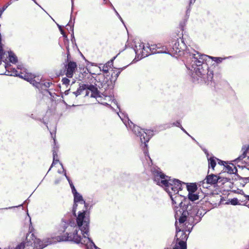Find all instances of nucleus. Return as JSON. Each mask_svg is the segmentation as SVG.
Wrapping results in <instances>:
<instances>
[{
	"mask_svg": "<svg viewBox=\"0 0 249 249\" xmlns=\"http://www.w3.org/2000/svg\"><path fill=\"white\" fill-rule=\"evenodd\" d=\"M77 225L74 222L64 224V233L58 238L59 241H70L84 245L86 249H100L89 238V218L84 213H80L77 219Z\"/></svg>",
	"mask_w": 249,
	"mask_h": 249,
	"instance_id": "obj_1",
	"label": "nucleus"
},
{
	"mask_svg": "<svg viewBox=\"0 0 249 249\" xmlns=\"http://www.w3.org/2000/svg\"><path fill=\"white\" fill-rule=\"evenodd\" d=\"M152 172L154 182L164 188L170 196L172 204L175 207L180 206L184 199L183 196L178 194L179 191L182 190L181 181L171 179L170 177L162 173L159 168H154L152 169Z\"/></svg>",
	"mask_w": 249,
	"mask_h": 249,
	"instance_id": "obj_2",
	"label": "nucleus"
},
{
	"mask_svg": "<svg viewBox=\"0 0 249 249\" xmlns=\"http://www.w3.org/2000/svg\"><path fill=\"white\" fill-rule=\"evenodd\" d=\"M208 55L202 54L196 51H193L187 56L186 66L187 68L192 71V75L198 79V77L203 80L207 79L211 81L213 78V73L208 70V65L204 63L207 60Z\"/></svg>",
	"mask_w": 249,
	"mask_h": 249,
	"instance_id": "obj_3",
	"label": "nucleus"
},
{
	"mask_svg": "<svg viewBox=\"0 0 249 249\" xmlns=\"http://www.w3.org/2000/svg\"><path fill=\"white\" fill-rule=\"evenodd\" d=\"M187 212L179 211V214L177 213L175 215L176 219V235L177 242L181 246L182 249H186V241L188 236L193 228L192 224L187 221Z\"/></svg>",
	"mask_w": 249,
	"mask_h": 249,
	"instance_id": "obj_4",
	"label": "nucleus"
},
{
	"mask_svg": "<svg viewBox=\"0 0 249 249\" xmlns=\"http://www.w3.org/2000/svg\"><path fill=\"white\" fill-rule=\"evenodd\" d=\"M59 237L61 236H58L55 238H48L41 241L36 238L34 233H29L26 236V241L18 245L14 249H42L49 244L59 242L58 241Z\"/></svg>",
	"mask_w": 249,
	"mask_h": 249,
	"instance_id": "obj_5",
	"label": "nucleus"
},
{
	"mask_svg": "<svg viewBox=\"0 0 249 249\" xmlns=\"http://www.w3.org/2000/svg\"><path fill=\"white\" fill-rule=\"evenodd\" d=\"M118 115L122 120L126 127L128 129H132V131L138 136L140 138L142 143H143L144 146H146V142H147L152 135V131L150 130H144L140 128L138 126L135 125L133 123L130 121L127 116L121 113Z\"/></svg>",
	"mask_w": 249,
	"mask_h": 249,
	"instance_id": "obj_6",
	"label": "nucleus"
},
{
	"mask_svg": "<svg viewBox=\"0 0 249 249\" xmlns=\"http://www.w3.org/2000/svg\"><path fill=\"white\" fill-rule=\"evenodd\" d=\"M73 196H74V203L73 207V214H74V215L75 216H76V213H75V212L76 211L77 207H78V204L83 206V207L84 208L82 210V212H79L78 213V215L76 217V220L77 219V217H78V215L80 213H84V214L85 215L88 216H89V213H88L87 212V204H86L85 201L83 199L82 196L79 193H76L75 194L73 195ZM71 222H74V224L76 225H77V222H76V223H75L74 221H72V220L70 221L69 222V223H67V222H66L65 221H62V222L61 223V226L63 228V230H61L62 231L66 233V231H64V224L65 223H66V225L67 224H69Z\"/></svg>",
	"mask_w": 249,
	"mask_h": 249,
	"instance_id": "obj_7",
	"label": "nucleus"
},
{
	"mask_svg": "<svg viewBox=\"0 0 249 249\" xmlns=\"http://www.w3.org/2000/svg\"><path fill=\"white\" fill-rule=\"evenodd\" d=\"M18 70H15L11 75L18 76L29 82L31 84H33L36 87H38V85H39V79H37V80H35V79L36 77L34 75L28 72L27 70L21 65H18Z\"/></svg>",
	"mask_w": 249,
	"mask_h": 249,
	"instance_id": "obj_8",
	"label": "nucleus"
},
{
	"mask_svg": "<svg viewBox=\"0 0 249 249\" xmlns=\"http://www.w3.org/2000/svg\"><path fill=\"white\" fill-rule=\"evenodd\" d=\"M84 90L86 91V96H89L90 92V97H97L96 87L92 85L82 84L80 85L77 90L73 92L76 97L80 95Z\"/></svg>",
	"mask_w": 249,
	"mask_h": 249,
	"instance_id": "obj_9",
	"label": "nucleus"
},
{
	"mask_svg": "<svg viewBox=\"0 0 249 249\" xmlns=\"http://www.w3.org/2000/svg\"><path fill=\"white\" fill-rule=\"evenodd\" d=\"M170 46L171 48L170 50V53L178 55L182 54L183 51L185 48V45L183 41L181 40L180 43L178 39L172 41Z\"/></svg>",
	"mask_w": 249,
	"mask_h": 249,
	"instance_id": "obj_10",
	"label": "nucleus"
},
{
	"mask_svg": "<svg viewBox=\"0 0 249 249\" xmlns=\"http://www.w3.org/2000/svg\"><path fill=\"white\" fill-rule=\"evenodd\" d=\"M95 81V84L98 88H104L106 89L109 85L108 79L104 74L100 73L93 77Z\"/></svg>",
	"mask_w": 249,
	"mask_h": 249,
	"instance_id": "obj_11",
	"label": "nucleus"
},
{
	"mask_svg": "<svg viewBox=\"0 0 249 249\" xmlns=\"http://www.w3.org/2000/svg\"><path fill=\"white\" fill-rule=\"evenodd\" d=\"M220 178L217 175L211 174L207 176L205 180H204L201 184H200V186H202L204 188H207V186H205V184H214L217 182H220Z\"/></svg>",
	"mask_w": 249,
	"mask_h": 249,
	"instance_id": "obj_12",
	"label": "nucleus"
},
{
	"mask_svg": "<svg viewBox=\"0 0 249 249\" xmlns=\"http://www.w3.org/2000/svg\"><path fill=\"white\" fill-rule=\"evenodd\" d=\"M135 52L136 54L140 55L142 57H144L147 56L150 53L146 51V46H144L143 43L138 42L135 44Z\"/></svg>",
	"mask_w": 249,
	"mask_h": 249,
	"instance_id": "obj_13",
	"label": "nucleus"
},
{
	"mask_svg": "<svg viewBox=\"0 0 249 249\" xmlns=\"http://www.w3.org/2000/svg\"><path fill=\"white\" fill-rule=\"evenodd\" d=\"M77 68L76 63L73 61H70L66 67V75L68 78H71Z\"/></svg>",
	"mask_w": 249,
	"mask_h": 249,
	"instance_id": "obj_14",
	"label": "nucleus"
},
{
	"mask_svg": "<svg viewBox=\"0 0 249 249\" xmlns=\"http://www.w3.org/2000/svg\"><path fill=\"white\" fill-rule=\"evenodd\" d=\"M218 164L224 165L225 168V171L228 173L231 174H235L237 172V169L233 164L230 163L228 164V163L222 160H220Z\"/></svg>",
	"mask_w": 249,
	"mask_h": 249,
	"instance_id": "obj_15",
	"label": "nucleus"
},
{
	"mask_svg": "<svg viewBox=\"0 0 249 249\" xmlns=\"http://www.w3.org/2000/svg\"><path fill=\"white\" fill-rule=\"evenodd\" d=\"M96 91L97 93V97H93V98H95L96 99L97 101L100 103L101 104L107 105V101H109L111 99V98L110 96H105V95L102 94H101L98 89L96 87Z\"/></svg>",
	"mask_w": 249,
	"mask_h": 249,
	"instance_id": "obj_16",
	"label": "nucleus"
},
{
	"mask_svg": "<svg viewBox=\"0 0 249 249\" xmlns=\"http://www.w3.org/2000/svg\"><path fill=\"white\" fill-rule=\"evenodd\" d=\"M113 60H111L110 61H108L106 64L99 67L100 71H102L104 73H107L109 69L111 68V66L113 64Z\"/></svg>",
	"mask_w": 249,
	"mask_h": 249,
	"instance_id": "obj_17",
	"label": "nucleus"
},
{
	"mask_svg": "<svg viewBox=\"0 0 249 249\" xmlns=\"http://www.w3.org/2000/svg\"><path fill=\"white\" fill-rule=\"evenodd\" d=\"M208 160L209 162V167L212 168L213 170H214V168L216 165V160H217L219 162L220 160L214 157H211L210 158L208 157Z\"/></svg>",
	"mask_w": 249,
	"mask_h": 249,
	"instance_id": "obj_18",
	"label": "nucleus"
},
{
	"mask_svg": "<svg viewBox=\"0 0 249 249\" xmlns=\"http://www.w3.org/2000/svg\"><path fill=\"white\" fill-rule=\"evenodd\" d=\"M249 148V146H244L242 148V151L243 153L239 157H238L237 159H236V161H237L242 160L244 158H245V157L248 156H247V152L248 151Z\"/></svg>",
	"mask_w": 249,
	"mask_h": 249,
	"instance_id": "obj_19",
	"label": "nucleus"
},
{
	"mask_svg": "<svg viewBox=\"0 0 249 249\" xmlns=\"http://www.w3.org/2000/svg\"><path fill=\"white\" fill-rule=\"evenodd\" d=\"M159 46L160 45L153 44L150 45L149 44H147L146 45V51H148V50H149L151 53H156L157 49L160 48Z\"/></svg>",
	"mask_w": 249,
	"mask_h": 249,
	"instance_id": "obj_20",
	"label": "nucleus"
},
{
	"mask_svg": "<svg viewBox=\"0 0 249 249\" xmlns=\"http://www.w3.org/2000/svg\"><path fill=\"white\" fill-rule=\"evenodd\" d=\"M63 172H64V176H65V177L67 179L68 181H69V183L70 184V185L71 186V191H72V193L73 195L75 194L76 193H78L73 184H72L71 181L70 180V178L67 176L66 175V171L63 169Z\"/></svg>",
	"mask_w": 249,
	"mask_h": 249,
	"instance_id": "obj_21",
	"label": "nucleus"
},
{
	"mask_svg": "<svg viewBox=\"0 0 249 249\" xmlns=\"http://www.w3.org/2000/svg\"><path fill=\"white\" fill-rule=\"evenodd\" d=\"M188 193H195L197 189L196 185L194 183H190L186 185Z\"/></svg>",
	"mask_w": 249,
	"mask_h": 249,
	"instance_id": "obj_22",
	"label": "nucleus"
},
{
	"mask_svg": "<svg viewBox=\"0 0 249 249\" xmlns=\"http://www.w3.org/2000/svg\"><path fill=\"white\" fill-rule=\"evenodd\" d=\"M120 73L121 71H114L111 74V79L110 80V83H112V82H115Z\"/></svg>",
	"mask_w": 249,
	"mask_h": 249,
	"instance_id": "obj_23",
	"label": "nucleus"
},
{
	"mask_svg": "<svg viewBox=\"0 0 249 249\" xmlns=\"http://www.w3.org/2000/svg\"><path fill=\"white\" fill-rule=\"evenodd\" d=\"M188 198L190 200L194 201L198 199V196L196 192L191 193H188Z\"/></svg>",
	"mask_w": 249,
	"mask_h": 249,
	"instance_id": "obj_24",
	"label": "nucleus"
},
{
	"mask_svg": "<svg viewBox=\"0 0 249 249\" xmlns=\"http://www.w3.org/2000/svg\"><path fill=\"white\" fill-rule=\"evenodd\" d=\"M58 161V159L57 157V155L56 151H53V161L51 167L50 168L49 171L51 170L52 167H53L54 165H55Z\"/></svg>",
	"mask_w": 249,
	"mask_h": 249,
	"instance_id": "obj_25",
	"label": "nucleus"
},
{
	"mask_svg": "<svg viewBox=\"0 0 249 249\" xmlns=\"http://www.w3.org/2000/svg\"><path fill=\"white\" fill-rule=\"evenodd\" d=\"M181 125L180 124V122L179 121H177L175 123H173L172 124H168V126L166 127V128H170L173 126H176L177 127H180Z\"/></svg>",
	"mask_w": 249,
	"mask_h": 249,
	"instance_id": "obj_26",
	"label": "nucleus"
},
{
	"mask_svg": "<svg viewBox=\"0 0 249 249\" xmlns=\"http://www.w3.org/2000/svg\"><path fill=\"white\" fill-rule=\"evenodd\" d=\"M208 57H209L211 58L213 60L215 61L217 63H220L222 62L223 58L221 57H212V56H209Z\"/></svg>",
	"mask_w": 249,
	"mask_h": 249,
	"instance_id": "obj_27",
	"label": "nucleus"
},
{
	"mask_svg": "<svg viewBox=\"0 0 249 249\" xmlns=\"http://www.w3.org/2000/svg\"><path fill=\"white\" fill-rule=\"evenodd\" d=\"M63 84L67 85L70 82V80L67 78H63L62 80Z\"/></svg>",
	"mask_w": 249,
	"mask_h": 249,
	"instance_id": "obj_28",
	"label": "nucleus"
},
{
	"mask_svg": "<svg viewBox=\"0 0 249 249\" xmlns=\"http://www.w3.org/2000/svg\"><path fill=\"white\" fill-rule=\"evenodd\" d=\"M231 204L234 205H237L238 204V200L236 198H234L231 199Z\"/></svg>",
	"mask_w": 249,
	"mask_h": 249,
	"instance_id": "obj_29",
	"label": "nucleus"
},
{
	"mask_svg": "<svg viewBox=\"0 0 249 249\" xmlns=\"http://www.w3.org/2000/svg\"><path fill=\"white\" fill-rule=\"evenodd\" d=\"M59 29L61 32V34L63 35V36L66 39L67 41H68V39L67 38V36L65 35L63 30L62 29L60 26H58Z\"/></svg>",
	"mask_w": 249,
	"mask_h": 249,
	"instance_id": "obj_30",
	"label": "nucleus"
},
{
	"mask_svg": "<svg viewBox=\"0 0 249 249\" xmlns=\"http://www.w3.org/2000/svg\"><path fill=\"white\" fill-rule=\"evenodd\" d=\"M70 26V28L72 30V34L71 35V37H72V39H71V41L72 42H73V40H74V34H73V27H71L70 25L69 24H68L66 26V27H69Z\"/></svg>",
	"mask_w": 249,
	"mask_h": 249,
	"instance_id": "obj_31",
	"label": "nucleus"
},
{
	"mask_svg": "<svg viewBox=\"0 0 249 249\" xmlns=\"http://www.w3.org/2000/svg\"><path fill=\"white\" fill-rule=\"evenodd\" d=\"M116 15L118 17V18H119V19L121 20V21L124 23V22H123V19L120 16V15L119 14V13L117 12V11L116 10L114 11Z\"/></svg>",
	"mask_w": 249,
	"mask_h": 249,
	"instance_id": "obj_32",
	"label": "nucleus"
},
{
	"mask_svg": "<svg viewBox=\"0 0 249 249\" xmlns=\"http://www.w3.org/2000/svg\"><path fill=\"white\" fill-rule=\"evenodd\" d=\"M144 154H145V158L146 159V160H147V159H149V160L151 161V160L149 157V156L148 155L147 152L146 151H144Z\"/></svg>",
	"mask_w": 249,
	"mask_h": 249,
	"instance_id": "obj_33",
	"label": "nucleus"
},
{
	"mask_svg": "<svg viewBox=\"0 0 249 249\" xmlns=\"http://www.w3.org/2000/svg\"><path fill=\"white\" fill-rule=\"evenodd\" d=\"M180 128L183 132H184L185 133L188 135V133L186 131V130L183 128V127L181 125L180 126Z\"/></svg>",
	"mask_w": 249,
	"mask_h": 249,
	"instance_id": "obj_34",
	"label": "nucleus"
},
{
	"mask_svg": "<svg viewBox=\"0 0 249 249\" xmlns=\"http://www.w3.org/2000/svg\"><path fill=\"white\" fill-rule=\"evenodd\" d=\"M66 49L67 51V54H68V56L69 55V47L68 45L66 46Z\"/></svg>",
	"mask_w": 249,
	"mask_h": 249,
	"instance_id": "obj_35",
	"label": "nucleus"
},
{
	"mask_svg": "<svg viewBox=\"0 0 249 249\" xmlns=\"http://www.w3.org/2000/svg\"><path fill=\"white\" fill-rule=\"evenodd\" d=\"M195 0H190V5L194 3L195 2Z\"/></svg>",
	"mask_w": 249,
	"mask_h": 249,
	"instance_id": "obj_36",
	"label": "nucleus"
},
{
	"mask_svg": "<svg viewBox=\"0 0 249 249\" xmlns=\"http://www.w3.org/2000/svg\"><path fill=\"white\" fill-rule=\"evenodd\" d=\"M110 5H111V6L112 9L114 11H115V10H116L115 8H114V7L112 5V4L111 3H110Z\"/></svg>",
	"mask_w": 249,
	"mask_h": 249,
	"instance_id": "obj_37",
	"label": "nucleus"
},
{
	"mask_svg": "<svg viewBox=\"0 0 249 249\" xmlns=\"http://www.w3.org/2000/svg\"><path fill=\"white\" fill-rule=\"evenodd\" d=\"M69 92V90H66V91H65V94L66 95H67V94H68Z\"/></svg>",
	"mask_w": 249,
	"mask_h": 249,
	"instance_id": "obj_38",
	"label": "nucleus"
},
{
	"mask_svg": "<svg viewBox=\"0 0 249 249\" xmlns=\"http://www.w3.org/2000/svg\"><path fill=\"white\" fill-rule=\"evenodd\" d=\"M14 208V207H9L8 209H11V208ZM3 209H8L7 208H4Z\"/></svg>",
	"mask_w": 249,
	"mask_h": 249,
	"instance_id": "obj_39",
	"label": "nucleus"
},
{
	"mask_svg": "<svg viewBox=\"0 0 249 249\" xmlns=\"http://www.w3.org/2000/svg\"><path fill=\"white\" fill-rule=\"evenodd\" d=\"M73 2L72 1V7H71V11H72V10H73Z\"/></svg>",
	"mask_w": 249,
	"mask_h": 249,
	"instance_id": "obj_40",
	"label": "nucleus"
},
{
	"mask_svg": "<svg viewBox=\"0 0 249 249\" xmlns=\"http://www.w3.org/2000/svg\"><path fill=\"white\" fill-rule=\"evenodd\" d=\"M58 182H59V181H56H56H55V184H57V183H58Z\"/></svg>",
	"mask_w": 249,
	"mask_h": 249,
	"instance_id": "obj_41",
	"label": "nucleus"
},
{
	"mask_svg": "<svg viewBox=\"0 0 249 249\" xmlns=\"http://www.w3.org/2000/svg\"><path fill=\"white\" fill-rule=\"evenodd\" d=\"M5 69H8V66H7V65H6V66H5Z\"/></svg>",
	"mask_w": 249,
	"mask_h": 249,
	"instance_id": "obj_42",
	"label": "nucleus"
},
{
	"mask_svg": "<svg viewBox=\"0 0 249 249\" xmlns=\"http://www.w3.org/2000/svg\"><path fill=\"white\" fill-rule=\"evenodd\" d=\"M187 210H188V211H190V209H189V206L187 207Z\"/></svg>",
	"mask_w": 249,
	"mask_h": 249,
	"instance_id": "obj_43",
	"label": "nucleus"
},
{
	"mask_svg": "<svg viewBox=\"0 0 249 249\" xmlns=\"http://www.w3.org/2000/svg\"><path fill=\"white\" fill-rule=\"evenodd\" d=\"M160 52H161V51H157V53H160Z\"/></svg>",
	"mask_w": 249,
	"mask_h": 249,
	"instance_id": "obj_44",
	"label": "nucleus"
},
{
	"mask_svg": "<svg viewBox=\"0 0 249 249\" xmlns=\"http://www.w3.org/2000/svg\"><path fill=\"white\" fill-rule=\"evenodd\" d=\"M182 184H184V185H185V183H184V182H182Z\"/></svg>",
	"mask_w": 249,
	"mask_h": 249,
	"instance_id": "obj_45",
	"label": "nucleus"
}]
</instances>
